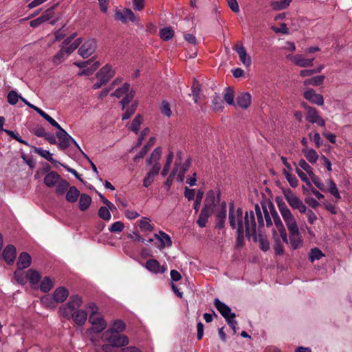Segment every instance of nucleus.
Returning a JSON list of instances; mask_svg holds the SVG:
<instances>
[{
  "label": "nucleus",
  "mask_w": 352,
  "mask_h": 352,
  "mask_svg": "<svg viewBox=\"0 0 352 352\" xmlns=\"http://www.w3.org/2000/svg\"><path fill=\"white\" fill-rule=\"evenodd\" d=\"M102 339L109 344H104L102 349L104 352H110L111 347H120L129 344L127 336L122 335L117 331H106L102 334Z\"/></svg>",
  "instance_id": "obj_1"
},
{
  "label": "nucleus",
  "mask_w": 352,
  "mask_h": 352,
  "mask_svg": "<svg viewBox=\"0 0 352 352\" xmlns=\"http://www.w3.org/2000/svg\"><path fill=\"white\" fill-rule=\"evenodd\" d=\"M256 221L254 212L251 210L250 212L246 211L244 215L243 227L245 228L246 237L250 240L252 237L254 242L257 241V234L256 230Z\"/></svg>",
  "instance_id": "obj_2"
},
{
  "label": "nucleus",
  "mask_w": 352,
  "mask_h": 352,
  "mask_svg": "<svg viewBox=\"0 0 352 352\" xmlns=\"http://www.w3.org/2000/svg\"><path fill=\"white\" fill-rule=\"evenodd\" d=\"M82 305V298L78 295H73L69 298V300L63 306L60 307V312L62 316L67 319H71V313L75 309H78V308Z\"/></svg>",
  "instance_id": "obj_3"
},
{
  "label": "nucleus",
  "mask_w": 352,
  "mask_h": 352,
  "mask_svg": "<svg viewBox=\"0 0 352 352\" xmlns=\"http://www.w3.org/2000/svg\"><path fill=\"white\" fill-rule=\"evenodd\" d=\"M244 217L243 210L241 208H238L236 211H234V206L233 203L229 204V223L232 229H235L241 227L244 230L243 227Z\"/></svg>",
  "instance_id": "obj_4"
},
{
  "label": "nucleus",
  "mask_w": 352,
  "mask_h": 352,
  "mask_svg": "<svg viewBox=\"0 0 352 352\" xmlns=\"http://www.w3.org/2000/svg\"><path fill=\"white\" fill-rule=\"evenodd\" d=\"M302 107L306 110V120L312 123L317 124L320 126H325L324 120L319 116L317 109L313 107L309 106L307 103L303 102Z\"/></svg>",
  "instance_id": "obj_5"
},
{
  "label": "nucleus",
  "mask_w": 352,
  "mask_h": 352,
  "mask_svg": "<svg viewBox=\"0 0 352 352\" xmlns=\"http://www.w3.org/2000/svg\"><path fill=\"white\" fill-rule=\"evenodd\" d=\"M97 47L95 39L85 41L79 47L78 53L83 58H87L94 54Z\"/></svg>",
  "instance_id": "obj_6"
},
{
  "label": "nucleus",
  "mask_w": 352,
  "mask_h": 352,
  "mask_svg": "<svg viewBox=\"0 0 352 352\" xmlns=\"http://www.w3.org/2000/svg\"><path fill=\"white\" fill-rule=\"evenodd\" d=\"M89 322L92 324V331L96 333L102 332L107 325L102 317L94 313H91Z\"/></svg>",
  "instance_id": "obj_7"
},
{
  "label": "nucleus",
  "mask_w": 352,
  "mask_h": 352,
  "mask_svg": "<svg viewBox=\"0 0 352 352\" xmlns=\"http://www.w3.org/2000/svg\"><path fill=\"white\" fill-rule=\"evenodd\" d=\"M115 19L121 21L122 23H126L128 21H136L137 17L131 9L125 8L122 11L117 10L116 12Z\"/></svg>",
  "instance_id": "obj_8"
},
{
  "label": "nucleus",
  "mask_w": 352,
  "mask_h": 352,
  "mask_svg": "<svg viewBox=\"0 0 352 352\" xmlns=\"http://www.w3.org/2000/svg\"><path fill=\"white\" fill-rule=\"evenodd\" d=\"M214 305L225 320L228 318H236V314L232 312L231 309L219 298L214 300Z\"/></svg>",
  "instance_id": "obj_9"
},
{
  "label": "nucleus",
  "mask_w": 352,
  "mask_h": 352,
  "mask_svg": "<svg viewBox=\"0 0 352 352\" xmlns=\"http://www.w3.org/2000/svg\"><path fill=\"white\" fill-rule=\"evenodd\" d=\"M304 98L312 104L322 106L324 104L322 95L317 94L313 89H309L303 93Z\"/></svg>",
  "instance_id": "obj_10"
},
{
  "label": "nucleus",
  "mask_w": 352,
  "mask_h": 352,
  "mask_svg": "<svg viewBox=\"0 0 352 352\" xmlns=\"http://www.w3.org/2000/svg\"><path fill=\"white\" fill-rule=\"evenodd\" d=\"M283 193L287 203L293 209H297L302 202V200L293 193L290 188L283 189Z\"/></svg>",
  "instance_id": "obj_11"
},
{
  "label": "nucleus",
  "mask_w": 352,
  "mask_h": 352,
  "mask_svg": "<svg viewBox=\"0 0 352 352\" xmlns=\"http://www.w3.org/2000/svg\"><path fill=\"white\" fill-rule=\"evenodd\" d=\"M115 72L112 69L110 65L107 64L102 67L99 72L96 74V78L98 80L102 81L106 80L105 83H107L109 80L114 76Z\"/></svg>",
  "instance_id": "obj_12"
},
{
  "label": "nucleus",
  "mask_w": 352,
  "mask_h": 352,
  "mask_svg": "<svg viewBox=\"0 0 352 352\" xmlns=\"http://www.w3.org/2000/svg\"><path fill=\"white\" fill-rule=\"evenodd\" d=\"M282 217L287 227L289 234L297 232L299 229L293 214L291 212H289Z\"/></svg>",
  "instance_id": "obj_13"
},
{
  "label": "nucleus",
  "mask_w": 352,
  "mask_h": 352,
  "mask_svg": "<svg viewBox=\"0 0 352 352\" xmlns=\"http://www.w3.org/2000/svg\"><path fill=\"white\" fill-rule=\"evenodd\" d=\"M3 258L5 261L8 264L11 265L14 263L16 256V250L14 245H7L2 253Z\"/></svg>",
  "instance_id": "obj_14"
},
{
  "label": "nucleus",
  "mask_w": 352,
  "mask_h": 352,
  "mask_svg": "<svg viewBox=\"0 0 352 352\" xmlns=\"http://www.w3.org/2000/svg\"><path fill=\"white\" fill-rule=\"evenodd\" d=\"M226 219V204L223 201L221 205L219 211L216 214V225L217 229H222L224 228L225 221Z\"/></svg>",
  "instance_id": "obj_15"
},
{
  "label": "nucleus",
  "mask_w": 352,
  "mask_h": 352,
  "mask_svg": "<svg viewBox=\"0 0 352 352\" xmlns=\"http://www.w3.org/2000/svg\"><path fill=\"white\" fill-rule=\"evenodd\" d=\"M236 104L242 109L248 108L252 102V96L248 92L239 93L236 98Z\"/></svg>",
  "instance_id": "obj_16"
},
{
  "label": "nucleus",
  "mask_w": 352,
  "mask_h": 352,
  "mask_svg": "<svg viewBox=\"0 0 352 352\" xmlns=\"http://www.w3.org/2000/svg\"><path fill=\"white\" fill-rule=\"evenodd\" d=\"M57 138L60 140L58 148L65 150L69 147L72 139L70 136L63 129L56 133Z\"/></svg>",
  "instance_id": "obj_17"
},
{
  "label": "nucleus",
  "mask_w": 352,
  "mask_h": 352,
  "mask_svg": "<svg viewBox=\"0 0 352 352\" xmlns=\"http://www.w3.org/2000/svg\"><path fill=\"white\" fill-rule=\"evenodd\" d=\"M234 50L238 53L239 59L244 65L250 66L251 65V57L247 54L245 47L242 45L240 46L236 45L234 47Z\"/></svg>",
  "instance_id": "obj_18"
},
{
  "label": "nucleus",
  "mask_w": 352,
  "mask_h": 352,
  "mask_svg": "<svg viewBox=\"0 0 352 352\" xmlns=\"http://www.w3.org/2000/svg\"><path fill=\"white\" fill-rule=\"evenodd\" d=\"M314 58H305L302 55L296 54L291 57V60L297 66L301 67H311Z\"/></svg>",
  "instance_id": "obj_19"
},
{
  "label": "nucleus",
  "mask_w": 352,
  "mask_h": 352,
  "mask_svg": "<svg viewBox=\"0 0 352 352\" xmlns=\"http://www.w3.org/2000/svg\"><path fill=\"white\" fill-rule=\"evenodd\" d=\"M71 318L76 324L82 326L87 319V313L85 310L77 309L74 313H71Z\"/></svg>",
  "instance_id": "obj_20"
},
{
  "label": "nucleus",
  "mask_w": 352,
  "mask_h": 352,
  "mask_svg": "<svg viewBox=\"0 0 352 352\" xmlns=\"http://www.w3.org/2000/svg\"><path fill=\"white\" fill-rule=\"evenodd\" d=\"M32 263V257L27 252H21L19 254L18 261L16 263L17 268L19 270H23L30 266Z\"/></svg>",
  "instance_id": "obj_21"
},
{
  "label": "nucleus",
  "mask_w": 352,
  "mask_h": 352,
  "mask_svg": "<svg viewBox=\"0 0 352 352\" xmlns=\"http://www.w3.org/2000/svg\"><path fill=\"white\" fill-rule=\"evenodd\" d=\"M215 205V193L212 190H209L204 201V206L202 209L210 212H213Z\"/></svg>",
  "instance_id": "obj_22"
},
{
  "label": "nucleus",
  "mask_w": 352,
  "mask_h": 352,
  "mask_svg": "<svg viewBox=\"0 0 352 352\" xmlns=\"http://www.w3.org/2000/svg\"><path fill=\"white\" fill-rule=\"evenodd\" d=\"M69 296V291L65 287H59L55 289L53 296L57 304L63 302Z\"/></svg>",
  "instance_id": "obj_23"
},
{
  "label": "nucleus",
  "mask_w": 352,
  "mask_h": 352,
  "mask_svg": "<svg viewBox=\"0 0 352 352\" xmlns=\"http://www.w3.org/2000/svg\"><path fill=\"white\" fill-rule=\"evenodd\" d=\"M61 179V177L55 171L49 172L44 178V184L50 188L54 187L58 181Z\"/></svg>",
  "instance_id": "obj_24"
},
{
  "label": "nucleus",
  "mask_w": 352,
  "mask_h": 352,
  "mask_svg": "<svg viewBox=\"0 0 352 352\" xmlns=\"http://www.w3.org/2000/svg\"><path fill=\"white\" fill-rule=\"evenodd\" d=\"M146 267L148 270L154 273L163 274L166 269L162 267L156 259H149L146 263Z\"/></svg>",
  "instance_id": "obj_25"
},
{
  "label": "nucleus",
  "mask_w": 352,
  "mask_h": 352,
  "mask_svg": "<svg viewBox=\"0 0 352 352\" xmlns=\"http://www.w3.org/2000/svg\"><path fill=\"white\" fill-rule=\"evenodd\" d=\"M80 195V191L74 186H70L66 192L65 199L69 203H75L79 196Z\"/></svg>",
  "instance_id": "obj_26"
},
{
  "label": "nucleus",
  "mask_w": 352,
  "mask_h": 352,
  "mask_svg": "<svg viewBox=\"0 0 352 352\" xmlns=\"http://www.w3.org/2000/svg\"><path fill=\"white\" fill-rule=\"evenodd\" d=\"M56 187L55 189V192L58 196H61L65 195L68 189L70 188L69 183L63 179H60L58 182L56 184Z\"/></svg>",
  "instance_id": "obj_27"
},
{
  "label": "nucleus",
  "mask_w": 352,
  "mask_h": 352,
  "mask_svg": "<svg viewBox=\"0 0 352 352\" xmlns=\"http://www.w3.org/2000/svg\"><path fill=\"white\" fill-rule=\"evenodd\" d=\"M302 152L309 163L314 164L317 162L318 155L314 149L304 148H302Z\"/></svg>",
  "instance_id": "obj_28"
},
{
  "label": "nucleus",
  "mask_w": 352,
  "mask_h": 352,
  "mask_svg": "<svg viewBox=\"0 0 352 352\" xmlns=\"http://www.w3.org/2000/svg\"><path fill=\"white\" fill-rule=\"evenodd\" d=\"M79 197V209L80 211H85L91 205L92 201L91 197L85 193L80 194Z\"/></svg>",
  "instance_id": "obj_29"
},
{
  "label": "nucleus",
  "mask_w": 352,
  "mask_h": 352,
  "mask_svg": "<svg viewBox=\"0 0 352 352\" xmlns=\"http://www.w3.org/2000/svg\"><path fill=\"white\" fill-rule=\"evenodd\" d=\"M325 79V76L324 75H319L311 78H307L304 80V85L305 86H319L323 84L324 80Z\"/></svg>",
  "instance_id": "obj_30"
},
{
  "label": "nucleus",
  "mask_w": 352,
  "mask_h": 352,
  "mask_svg": "<svg viewBox=\"0 0 352 352\" xmlns=\"http://www.w3.org/2000/svg\"><path fill=\"white\" fill-rule=\"evenodd\" d=\"M190 165H191V159L189 157L183 164L179 171L178 173H177V179L179 182H182L184 181V177H185V173L188 170Z\"/></svg>",
  "instance_id": "obj_31"
},
{
  "label": "nucleus",
  "mask_w": 352,
  "mask_h": 352,
  "mask_svg": "<svg viewBox=\"0 0 352 352\" xmlns=\"http://www.w3.org/2000/svg\"><path fill=\"white\" fill-rule=\"evenodd\" d=\"M27 278L32 285H36L40 282L41 276L37 271L30 269L27 272Z\"/></svg>",
  "instance_id": "obj_32"
},
{
  "label": "nucleus",
  "mask_w": 352,
  "mask_h": 352,
  "mask_svg": "<svg viewBox=\"0 0 352 352\" xmlns=\"http://www.w3.org/2000/svg\"><path fill=\"white\" fill-rule=\"evenodd\" d=\"M290 234V243L294 250H296L302 245V241L300 239L299 230L297 232L289 234Z\"/></svg>",
  "instance_id": "obj_33"
},
{
  "label": "nucleus",
  "mask_w": 352,
  "mask_h": 352,
  "mask_svg": "<svg viewBox=\"0 0 352 352\" xmlns=\"http://www.w3.org/2000/svg\"><path fill=\"white\" fill-rule=\"evenodd\" d=\"M269 208L270 210V214L272 215V217L274 219V224H275L276 228L284 226L272 203H270Z\"/></svg>",
  "instance_id": "obj_34"
},
{
  "label": "nucleus",
  "mask_w": 352,
  "mask_h": 352,
  "mask_svg": "<svg viewBox=\"0 0 352 352\" xmlns=\"http://www.w3.org/2000/svg\"><path fill=\"white\" fill-rule=\"evenodd\" d=\"M212 214V212L202 209L197 221V223L199 225V226L201 228L206 227L208 219Z\"/></svg>",
  "instance_id": "obj_35"
},
{
  "label": "nucleus",
  "mask_w": 352,
  "mask_h": 352,
  "mask_svg": "<svg viewBox=\"0 0 352 352\" xmlns=\"http://www.w3.org/2000/svg\"><path fill=\"white\" fill-rule=\"evenodd\" d=\"M67 56L65 50L61 47L60 50L53 56L52 62L56 65H60Z\"/></svg>",
  "instance_id": "obj_36"
},
{
  "label": "nucleus",
  "mask_w": 352,
  "mask_h": 352,
  "mask_svg": "<svg viewBox=\"0 0 352 352\" xmlns=\"http://www.w3.org/2000/svg\"><path fill=\"white\" fill-rule=\"evenodd\" d=\"M53 287H54L53 281L50 279V277L45 276V277H44V278L43 279V280L41 283L40 289L43 292L47 293L49 291H50Z\"/></svg>",
  "instance_id": "obj_37"
},
{
  "label": "nucleus",
  "mask_w": 352,
  "mask_h": 352,
  "mask_svg": "<svg viewBox=\"0 0 352 352\" xmlns=\"http://www.w3.org/2000/svg\"><path fill=\"white\" fill-rule=\"evenodd\" d=\"M160 236H158L157 234H155L154 236L156 239L160 240L162 243V246L164 247L165 245H166L168 247L171 246L172 241L170 236L163 231H160Z\"/></svg>",
  "instance_id": "obj_38"
},
{
  "label": "nucleus",
  "mask_w": 352,
  "mask_h": 352,
  "mask_svg": "<svg viewBox=\"0 0 352 352\" xmlns=\"http://www.w3.org/2000/svg\"><path fill=\"white\" fill-rule=\"evenodd\" d=\"M143 121V118L141 115H137L135 118L133 120L131 126H129V129L134 132L135 134H138L139 132L140 126L142 124Z\"/></svg>",
  "instance_id": "obj_39"
},
{
  "label": "nucleus",
  "mask_w": 352,
  "mask_h": 352,
  "mask_svg": "<svg viewBox=\"0 0 352 352\" xmlns=\"http://www.w3.org/2000/svg\"><path fill=\"white\" fill-rule=\"evenodd\" d=\"M291 1L292 0H280L273 1L271 3V7L274 10H284L289 6Z\"/></svg>",
  "instance_id": "obj_40"
},
{
  "label": "nucleus",
  "mask_w": 352,
  "mask_h": 352,
  "mask_svg": "<svg viewBox=\"0 0 352 352\" xmlns=\"http://www.w3.org/2000/svg\"><path fill=\"white\" fill-rule=\"evenodd\" d=\"M43 305L49 308H55L56 306V302L53 296L50 294L45 295L41 299Z\"/></svg>",
  "instance_id": "obj_41"
},
{
  "label": "nucleus",
  "mask_w": 352,
  "mask_h": 352,
  "mask_svg": "<svg viewBox=\"0 0 352 352\" xmlns=\"http://www.w3.org/2000/svg\"><path fill=\"white\" fill-rule=\"evenodd\" d=\"M174 36V31L170 27L164 28L160 31V36L163 41H168Z\"/></svg>",
  "instance_id": "obj_42"
},
{
  "label": "nucleus",
  "mask_w": 352,
  "mask_h": 352,
  "mask_svg": "<svg viewBox=\"0 0 352 352\" xmlns=\"http://www.w3.org/2000/svg\"><path fill=\"white\" fill-rule=\"evenodd\" d=\"M323 256H324V254L318 248H312L309 254V259L312 263L316 260L320 259Z\"/></svg>",
  "instance_id": "obj_43"
},
{
  "label": "nucleus",
  "mask_w": 352,
  "mask_h": 352,
  "mask_svg": "<svg viewBox=\"0 0 352 352\" xmlns=\"http://www.w3.org/2000/svg\"><path fill=\"white\" fill-rule=\"evenodd\" d=\"M34 153L46 159L49 162H55L52 157V153L49 151L44 150L42 148L34 147Z\"/></svg>",
  "instance_id": "obj_44"
},
{
  "label": "nucleus",
  "mask_w": 352,
  "mask_h": 352,
  "mask_svg": "<svg viewBox=\"0 0 352 352\" xmlns=\"http://www.w3.org/2000/svg\"><path fill=\"white\" fill-rule=\"evenodd\" d=\"M192 89V95L193 96L194 102L197 103L199 95L201 91V85L199 82L195 79L193 80V83L191 87Z\"/></svg>",
  "instance_id": "obj_45"
},
{
  "label": "nucleus",
  "mask_w": 352,
  "mask_h": 352,
  "mask_svg": "<svg viewBox=\"0 0 352 352\" xmlns=\"http://www.w3.org/2000/svg\"><path fill=\"white\" fill-rule=\"evenodd\" d=\"M150 220L148 218L143 217L139 221V226L142 231L151 232L153 230V226L150 224Z\"/></svg>",
  "instance_id": "obj_46"
},
{
  "label": "nucleus",
  "mask_w": 352,
  "mask_h": 352,
  "mask_svg": "<svg viewBox=\"0 0 352 352\" xmlns=\"http://www.w3.org/2000/svg\"><path fill=\"white\" fill-rule=\"evenodd\" d=\"M234 91L232 88L228 87L225 90L223 99L224 100L230 105L234 104Z\"/></svg>",
  "instance_id": "obj_47"
},
{
  "label": "nucleus",
  "mask_w": 352,
  "mask_h": 352,
  "mask_svg": "<svg viewBox=\"0 0 352 352\" xmlns=\"http://www.w3.org/2000/svg\"><path fill=\"white\" fill-rule=\"evenodd\" d=\"M276 202L282 216L288 213L289 212H291L282 198L276 197Z\"/></svg>",
  "instance_id": "obj_48"
},
{
  "label": "nucleus",
  "mask_w": 352,
  "mask_h": 352,
  "mask_svg": "<svg viewBox=\"0 0 352 352\" xmlns=\"http://www.w3.org/2000/svg\"><path fill=\"white\" fill-rule=\"evenodd\" d=\"M283 175L292 188H296L298 186V181L295 175H292L289 171H287L286 170H283Z\"/></svg>",
  "instance_id": "obj_49"
},
{
  "label": "nucleus",
  "mask_w": 352,
  "mask_h": 352,
  "mask_svg": "<svg viewBox=\"0 0 352 352\" xmlns=\"http://www.w3.org/2000/svg\"><path fill=\"white\" fill-rule=\"evenodd\" d=\"M276 231L274 230V237L275 239V244L274 246V249L276 254L282 255L284 253V247L282 245L280 239L278 237H276Z\"/></svg>",
  "instance_id": "obj_50"
},
{
  "label": "nucleus",
  "mask_w": 352,
  "mask_h": 352,
  "mask_svg": "<svg viewBox=\"0 0 352 352\" xmlns=\"http://www.w3.org/2000/svg\"><path fill=\"white\" fill-rule=\"evenodd\" d=\"M298 166L302 170L306 171V173L309 175V177H311L312 175H314L313 168L308 163H307V162L305 160H303V159L300 160V161L298 162Z\"/></svg>",
  "instance_id": "obj_51"
},
{
  "label": "nucleus",
  "mask_w": 352,
  "mask_h": 352,
  "mask_svg": "<svg viewBox=\"0 0 352 352\" xmlns=\"http://www.w3.org/2000/svg\"><path fill=\"white\" fill-rule=\"evenodd\" d=\"M329 192L336 199H340L341 197L339 192V190L336 186V184L332 179L329 180Z\"/></svg>",
  "instance_id": "obj_52"
},
{
  "label": "nucleus",
  "mask_w": 352,
  "mask_h": 352,
  "mask_svg": "<svg viewBox=\"0 0 352 352\" xmlns=\"http://www.w3.org/2000/svg\"><path fill=\"white\" fill-rule=\"evenodd\" d=\"M223 102L221 98L219 96L215 95L212 100L213 109L216 111H221L223 109Z\"/></svg>",
  "instance_id": "obj_53"
},
{
  "label": "nucleus",
  "mask_w": 352,
  "mask_h": 352,
  "mask_svg": "<svg viewBox=\"0 0 352 352\" xmlns=\"http://www.w3.org/2000/svg\"><path fill=\"white\" fill-rule=\"evenodd\" d=\"M98 216L105 221H109L111 217L109 208L105 206H101L99 208Z\"/></svg>",
  "instance_id": "obj_54"
},
{
  "label": "nucleus",
  "mask_w": 352,
  "mask_h": 352,
  "mask_svg": "<svg viewBox=\"0 0 352 352\" xmlns=\"http://www.w3.org/2000/svg\"><path fill=\"white\" fill-rule=\"evenodd\" d=\"M137 107L138 104L136 102L133 103L130 107H129L122 115V120H127L130 118L135 112Z\"/></svg>",
  "instance_id": "obj_55"
},
{
  "label": "nucleus",
  "mask_w": 352,
  "mask_h": 352,
  "mask_svg": "<svg viewBox=\"0 0 352 352\" xmlns=\"http://www.w3.org/2000/svg\"><path fill=\"white\" fill-rule=\"evenodd\" d=\"M100 63L97 61L95 62L90 67L83 69L79 73V75L90 76L100 66Z\"/></svg>",
  "instance_id": "obj_56"
},
{
  "label": "nucleus",
  "mask_w": 352,
  "mask_h": 352,
  "mask_svg": "<svg viewBox=\"0 0 352 352\" xmlns=\"http://www.w3.org/2000/svg\"><path fill=\"white\" fill-rule=\"evenodd\" d=\"M259 242L260 248L266 252L270 249V243L268 240L262 234L259 235V239L257 238V241Z\"/></svg>",
  "instance_id": "obj_57"
},
{
  "label": "nucleus",
  "mask_w": 352,
  "mask_h": 352,
  "mask_svg": "<svg viewBox=\"0 0 352 352\" xmlns=\"http://www.w3.org/2000/svg\"><path fill=\"white\" fill-rule=\"evenodd\" d=\"M55 6H52L47 10H46L40 17L42 19V21L44 22L49 21L51 19L54 14V10Z\"/></svg>",
  "instance_id": "obj_58"
},
{
  "label": "nucleus",
  "mask_w": 352,
  "mask_h": 352,
  "mask_svg": "<svg viewBox=\"0 0 352 352\" xmlns=\"http://www.w3.org/2000/svg\"><path fill=\"white\" fill-rule=\"evenodd\" d=\"M125 329V324L124 322L121 320H116L113 322V327L111 329H109L108 331H117L119 333L120 331H122Z\"/></svg>",
  "instance_id": "obj_59"
},
{
  "label": "nucleus",
  "mask_w": 352,
  "mask_h": 352,
  "mask_svg": "<svg viewBox=\"0 0 352 352\" xmlns=\"http://www.w3.org/2000/svg\"><path fill=\"white\" fill-rule=\"evenodd\" d=\"M204 196V192L201 190H199L197 195H196V199L194 203L193 208L195 210V212L197 213L200 208V205L203 199Z\"/></svg>",
  "instance_id": "obj_60"
},
{
  "label": "nucleus",
  "mask_w": 352,
  "mask_h": 352,
  "mask_svg": "<svg viewBox=\"0 0 352 352\" xmlns=\"http://www.w3.org/2000/svg\"><path fill=\"white\" fill-rule=\"evenodd\" d=\"M312 182L314 184V185L318 188L320 189V190L323 191V192H325L326 191V189H325V186H324V184H323V182L321 181V179H320V177H318V176H316L315 174L314 175H312L311 177H310Z\"/></svg>",
  "instance_id": "obj_61"
},
{
  "label": "nucleus",
  "mask_w": 352,
  "mask_h": 352,
  "mask_svg": "<svg viewBox=\"0 0 352 352\" xmlns=\"http://www.w3.org/2000/svg\"><path fill=\"white\" fill-rule=\"evenodd\" d=\"M20 97L15 91L12 90L8 94V102L12 105L16 104Z\"/></svg>",
  "instance_id": "obj_62"
},
{
  "label": "nucleus",
  "mask_w": 352,
  "mask_h": 352,
  "mask_svg": "<svg viewBox=\"0 0 352 352\" xmlns=\"http://www.w3.org/2000/svg\"><path fill=\"white\" fill-rule=\"evenodd\" d=\"M161 113L167 117H170L172 114L170 104L166 100H163L162 102Z\"/></svg>",
  "instance_id": "obj_63"
},
{
  "label": "nucleus",
  "mask_w": 352,
  "mask_h": 352,
  "mask_svg": "<svg viewBox=\"0 0 352 352\" xmlns=\"http://www.w3.org/2000/svg\"><path fill=\"white\" fill-rule=\"evenodd\" d=\"M124 228V223L121 221L114 222L110 227L109 231L111 232H120Z\"/></svg>",
  "instance_id": "obj_64"
}]
</instances>
